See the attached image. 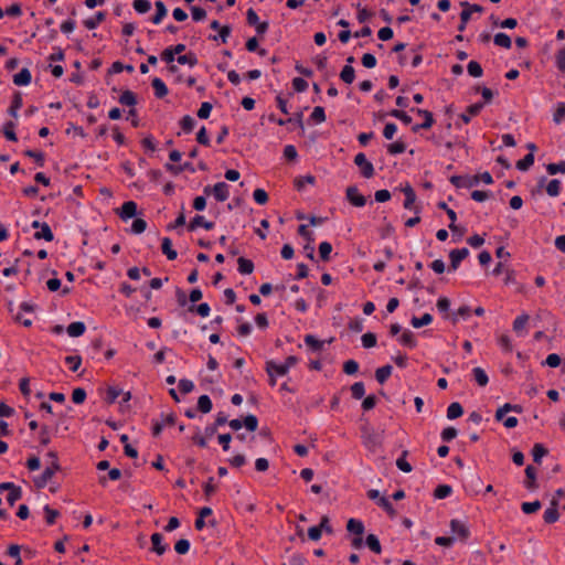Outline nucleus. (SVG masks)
<instances>
[{
  "instance_id": "obj_58",
  "label": "nucleus",
  "mask_w": 565,
  "mask_h": 565,
  "mask_svg": "<svg viewBox=\"0 0 565 565\" xmlns=\"http://www.w3.org/2000/svg\"><path fill=\"white\" fill-rule=\"evenodd\" d=\"M546 171L548 174L554 175L557 173L565 174V161H559L556 163H548L546 166Z\"/></svg>"
},
{
  "instance_id": "obj_15",
  "label": "nucleus",
  "mask_w": 565,
  "mask_h": 565,
  "mask_svg": "<svg viewBox=\"0 0 565 565\" xmlns=\"http://www.w3.org/2000/svg\"><path fill=\"white\" fill-rule=\"evenodd\" d=\"M198 227H203L206 231H211L214 227V223L206 221L203 215H195L188 225V230L193 232Z\"/></svg>"
},
{
  "instance_id": "obj_28",
  "label": "nucleus",
  "mask_w": 565,
  "mask_h": 565,
  "mask_svg": "<svg viewBox=\"0 0 565 565\" xmlns=\"http://www.w3.org/2000/svg\"><path fill=\"white\" fill-rule=\"evenodd\" d=\"M348 532L356 535H362L364 533V524L356 519H350L347 523Z\"/></svg>"
},
{
  "instance_id": "obj_20",
  "label": "nucleus",
  "mask_w": 565,
  "mask_h": 565,
  "mask_svg": "<svg viewBox=\"0 0 565 565\" xmlns=\"http://www.w3.org/2000/svg\"><path fill=\"white\" fill-rule=\"evenodd\" d=\"M33 237L35 239H44L46 242H52L54 239L53 232H52L50 225L47 223H45V222L42 223V225L39 228V231H36L33 234Z\"/></svg>"
},
{
  "instance_id": "obj_22",
  "label": "nucleus",
  "mask_w": 565,
  "mask_h": 565,
  "mask_svg": "<svg viewBox=\"0 0 565 565\" xmlns=\"http://www.w3.org/2000/svg\"><path fill=\"white\" fill-rule=\"evenodd\" d=\"M86 326L82 321H74L67 326L66 332L72 338H77L84 334Z\"/></svg>"
},
{
  "instance_id": "obj_35",
  "label": "nucleus",
  "mask_w": 565,
  "mask_h": 565,
  "mask_svg": "<svg viewBox=\"0 0 565 565\" xmlns=\"http://www.w3.org/2000/svg\"><path fill=\"white\" fill-rule=\"evenodd\" d=\"M22 96L20 93H17L14 94L13 98H12V102H11V105L8 109V113L10 116L17 118L18 117V111L19 109L22 107Z\"/></svg>"
},
{
  "instance_id": "obj_3",
  "label": "nucleus",
  "mask_w": 565,
  "mask_h": 565,
  "mask_svg": "<svg viewBox=\"0 0 565 565\" xmlns=\"http://www.w3.org/2000/svg\"><path fill=\"white\" fill-rule=\"evenodd\" d=\"M354 163L360 168L362 177L370 179L374 175V166L366 159V156L363 152H360L354 157Z\"/></svg>"
},
{
  "instance_id": "obj_25",
  "label": "nucleus",
  "mask_w": 565,
  "mask_h": 565,
  "mask_svg": "<svg viewBox=\"0 0 565 565\" xmlns=\"http://www.w3.org/2000/svg\"><path fill=\"white\" fill-rule=\"evenodd\" d=\"M525 476H526V480L524 482V486L526 489L529 490H533L536 488V469L529 465L526 468H525Z\"/></svg>"
},
{
  "instance_id": "obj_48",
  "label": "nucleus",
  "mask_w": 565,
  "mask_h": 565,
  "mask_svg": "<svg viewBox=\"0 0 565 565\" xmlns=\"http://www.w3.org/2000/svg\"><path fill=\"white\" fill-rule=\"evenodd\" d=\"M534 163V154L532 152L527 153L523 159L516 162V168L520 171L529 170Z\"/></svg>"
},
{
  "instance_id": "obj_33",
  "label": "nucleus",
  "mask_w": 565,
  "mask_h": 565,
  "mask_svg": "<svg viewBox=\"0 0 565 565\" xmlns=\"http://www.w3.org/2000/svg\"><path fill=\"white\" fill-rule=\"evenodd\" d=\"M545 190L550 196L555 198L561 193L562 182L558 179H552L551 181H548Z\"/></svg>"
},
{
  "instance_id": "obj_36",
  "label": "nucleus",
  "mask_w": 565,
  "mask_h": 565,
  "mask_svg": "<svg viewBox=\"0 0 565 565\" xmlns=\"http://www.w3.org/2000/svg\"><path fill=\"white\" fill-rule=\"evenodd\" d=\"M472 374H473L475 381L478 383V385L486 386L489 383V377L482 367H479V366L473 367Z\"/></svg>"
},
{
  "instance_id": "obj_17",
  "label": "nucleus",
  "mask_w": 565,
  "mask_h": 565,
  "mask_svg": "<svg viewBox=\"0 0 565 565\" xmlns=\"http://www.w3.org/2000/svg\"><path fill=\"white\" fill-rule=\"evenodd\" d=\"M266 372L269 377L273 376H284L288 373L286 370V366H284L281 363H277L273 360L266 362Z\"/></svg>"
},
{
  "instance_id": "obj_34",
  "label": "nucleus",
  "mask_w": 565,
  "mask_h": 565,
  "mask_svg": "<svg viewBox=\"0 0 565 565\" xmlns=\"http://www.w3.org/2000/svg\"><path fill=\"white\" fill-rule=\"evenodd\" d=\"M433 321V316L430 313H424L422 317H413L411 320V324L418 329L425 326L430 324Z\"/></svg>"
},
{
  "instance_id": "obj_21",
  "label": "nucleus",
  "mask_w": 565,
  "mask_h": 565,
  "mask_svg": "<svg viewBox=\"0 0 565 565\" xmlns=\"http://www.w3.org/2000/svg\"><path fill=\"white\" fill-rule=\"evenodd\" d=\"M151 543L152 551L156 552L158 555H162L168 548V545L163 544V536L161 533H153L151 535Z\"/></svg>"
},
{
  "instance_id": "obj_1",
  "label": "nucleus",
  "mask_w": 565,
  "mask_h": 565,
  "mask_svg": "<svg viewBox=\"0 0 565 565\" xmlns=\"http://www.w3.org/2000/svg\"><path fill=\"white\" fill-rule=\"evenodd\" d=\"M47 457H53V461L49 463L40 477L34 479V483L38 488H44L52 477L61 469L55 451H50Z\"/></svg>"
},
{
  "instance_id": "obj_13",
  "label": "nucleus",
  "mask_w": 565,
  "mask_h": 565,
  "mask_svg": "<svg viewBox=\"0 0 565 565\" xmlns=\"http://www.w3.org/2000/svg\"><path fill=\"white\" fill-rule=\"evenodd\" d=\"M213 196L218 202H224L230 196V185L226 182H217L213 185Z\"/></svg>"
},
{
  "instance_id": "obj_29",
  "label": "nucleus",
  "mask_w": 565,
  "mask_h": 565,
  "mask_svg": "<svg viewBox=\"0 0 565 565\" xmlns=\"http://www.w3.org/2000/svg\"><path fill=\"white\" fill-rule=\"evenodd\" d=\"M559 518V513L556 509V503L553 501L552 507L546 509L543 514V519L545 523L552 524L555 523Z\"/></svg>"
},
{
  "instance_id": "obj_54",
  "label": "nucleus",
  "mask_w": 565,
  "mask_h": 565,
  "mask_svg": "<svg viewBox=\"0 0 565 565\" xmlns=\"http://www.w3.org/2000/svg\"><path fill=\"white\" fill-rule=\"evenodd\" d=\"M22 498V489L21 487L17 486L13 488L10 492H8L6 499L7 502L12 507L15 504L18 500Z\"/></svg>"
},
{
  "instance_id": "obj_14",
  "label": "nucleus",
  "mask_w": 565,
  "mask_h": 565,
  "mask_svg": "<svg viewBox=\"0 0 565 565\" xmlns=\"http://www.w3.org/2000/svg\"><path fill=\"white\" fill-rule=\"evenodd\" d=\"M529 320H530V316L526 315V313H522V315L518 316L514 319V321H513V331L519 337H524L527 333L525 327H526Z\"/></svg>"
},
{
  "instance_id": "obj_6",
  "label": "nucleus",
  "mask_w": 565,
  "mask_h": 565,
  "mask_svg": "<svg viewBox=\"0 0 565 565\" xmlns=\"http://www.w3.org/2000/svg\"><path fill=\"white\" fill-rule=\"evenodd\" d=\"M367 497L371 500H375L377 505H380L382 509H384L388 514H391V515L395 514V510H394L392 503L390 502V500L385 497H382L380 494L379 490H376V489L369 490Z\"/></svg>"
},
{
  "instance_id": "obj_51",
  "label": "nucleus",
  "mask_w": 565,
  "mask_h": 565,
  "mask_svg": "<svg viewBox=\"0 0 565 565\" xmlns=\"http://www.w3.org/2000/svg\"><path fill=\"white\" fill-rule=\"evenodd\" d=\"M452 493V488L449 484H439L434 492L435 498L446 499Z\"/></svg>"
},
{
  "instance_id": "obj_18",
  "label": "nucleus",
  "mask_w": 565,
  "mask_h": 565,
  "mask_svg": "<svg viewBox=\"0 0 565 565\" xmlns=\"http://www.w3.org/2000/svg\"><path fill=\"white\" fill-rule=\"evenodd\" d=\"M484 104L479 102V103H475L472 105H470L466 113L461 114L460 115V118L461 120L465 122V124H469L471 118L479 115L480 111L482 110Z\"/></svg>"
},
{
  "instance_id": "obj_37",
  "label": "nucleus",
  "mask_w": 565,
  "mask_h": 565,
  "mask_svg": "<svg viewBox=\"0 0 565 565\" xmlns=\"http://www.w3.org/2000/svg\"><path fill=\"white\" fill-rule=\"evenodd\" d=\"M399 342L407 347V348H415L417 345V341L415 340V337H414V333L409 330H404L401 338H399Z\"/></svg>"
},
{
  "instance_id": "obj_56",
  "label": "nucleus",
  "mask_w": 565,
  "mask_h": 565,
  "mask_svg": "<svg viewBox=\"0 0 565 565\" xmlns=\"http://www.w3.org/2000/svg\"><path fill=\"white\" fill-rule=\"evenodd\" d=\"M64 361L72 372H76L82 364V358L79 355H67Z\"/></svg>"
},
{
  "instance_id": "obj_45",
  "label": "nucleus",
  "mask_w": 565,
  "mask_h": 565,
  "mask_svg": "<svg viewBox=\"0 0 565 565\" xmlns=\"http://www.w3.org/2000/svg\"><path fill=\"white\" fill-rule=\"evenodd\" d=\"M365 544L372 552L376 554H380L382 551L380 540L374 534H369L366 536Z\"/></svg>"
},
{
  "instance_id": "obj_23",
  "label": "nucleus",
  "mask_w": 565,
  "mask_h": 565,
  "mask_svg": "<svg viewBox=\"0 0 565 565\" xmlns=\"http://www.w3.org/2000/svg\"><path fill=\"white\" fill-rule=\"evenodd\" d=\"M106 19V13L104 11H98L93 18L85 19L83 21L85 28L88 30H94Z\"/></svg>"
},
{
  "instance_id": "obj_60",
  "label": "nucleus",
  "mask_w": 565,
  "mask_h": 565,
  "mask_svg": "<svg viewBox=\"0 0 565 565\" xmlns=\"http://www.w3.org/2000/svg\"><path fill=\"white\" fill-rule=\"evenodd\" d=\"M305 343L313 351H320L323 348V342L311 334L306 335Z\"/></svg>"
},
{
  "instance_id": "obj_2",
  "label": "nucleus",
  "mask_w": 565,
  "mask_h": 565,
  "mask_svg": "<svg viewBox=\"0 0 565 565\" xmlns=\"http://www.w3.org/2000/svg\"><path fill=\"white\" fill-rule=\"evenodd\" d=\"M460 6L463 10L460 13V23L458 25V31L463 32L466 30L467 23L471 20V14L473 12L481 13L483 8L480 4H470L468 1L460 2Z\"/></svg>"
},
{
  "instance_id": "obj_57",
  "label": "nucleus",
  "mask_w": 565,
  "mask_h": 565,
  "mask_svg": "<svg viewBox=\"0 0 565 565\" xmlns=\"http://www.w3.org/2000/svg\"><path fill=\"white\" fill-rule=\"evenodd\" d=\"M541 509V502L539 500L532 501V502H523L521 505L522 512L525 514H532L535 513Z\"/></svg>"
},
{
  "instance_id": "obj_32",
  "label": "nucleus",
  "mask_w": 565,
  "mask_h": 565,
  "mask_svg": "<svg viewBox=\"0 0 565 565\" xmlns=\"http://www.w3.org/2000/svg\"><path fill=\"white\" fill-rule=\"evenodd\" d=\"M565 120V103L558 102L555 105V110L553 113V121L556 125H561Z\"/></svg>"
},
{
  "instance_id": "obj_47",
  "label": "nucleus",
  "mask_w": 565,
  "mask_h": 565,
  "mask_svg": "<svg viewBox=\"0 0 565 565\" xmlns=\"http://www.w3.org/2000/svg\"><path fill=\"white\" fill-rule=\"evenodd\" d=\"M493 42L495 45L504 49H510L512 45L510 36L505 33H497L493 38Z\"/></svg>"
},
{
  "instance_id": "obj_61",
  "label": "nucleus",
  "mask_w": 565,
  "mask_h": 565,
  "mask_svg": "<svg viewBox=\"0 0 565 565\" xmlns=\"http://www.w3.org/2000/svg\"><path fill=\"white\" fill-rule=\"evenodd\" d=\"M243 426L249 431H255L258 427V419L255 415L249 414L243 420Z\"/></svg>"
},
{
  "instance_id": "obj_5",
  "label": "nucleus",
  "mask_w": 565,
  "mask_h": 565,
  "mask_svg": "<svg viewBox=\"0 0 565 565\" xmlns=\"http://www.w3.org/2000/svg\"><path fill=\"white\" fill-rule=\"evenodd\" d=\"M362 438L364 446L371 450H375L382 444L381 436L370 428L363 429Z\"/></svg>"
},
{
  "instance_id": "obj_7",
  "label": "nucleus",
  "mask_w": 565,
  "mask_h": 565,
  "mask_svg": "<svg viewBox=\"0 0 565 565\" xmlns=\"http://www.w3.org/2000/svg\"><path fill=\"white\" fill-rule=\"evenodd\" d=\"M450 182L456 188L470 189L479 184V179L475 175H454L450 178Z\"/></svg>"
},
{
  "instance_id": "obj_9",
  "label": "nucleus",
  "mask_w": 565,
  "mask_h": 565,
  "mask_svg": "<svg viewBox=\"0 0 565 565\" xmlns=\"http://www.w3.org/2000/svg\"><path fill=\"white\" fill-rule=\"evenodd\" d=\"M469 256V249L466 247L452 249L449 253L450 267L449 270H457L460 263Z\"/></svg>"
},
{
  "instance_id": "obj_44",
  "label": "nucleus",
  "mask_w": 565,
  "mask_h": 565,
  "mask_svg": "<svg viewBox=\"0 0 565 565\" xmlns=\"http://www.w3.org/2000/svg\"><path fill=\"white\" fill-rule=\"evenodd\" d=\"M547 455V449L542 444H535L532 449L533 460L536 463L542 462V458Z\"/></svg>"
},
{
  "instance_id": "obj_41",
  "label": "nucleus",
  "mask_w": 565,
  "mask_h": 565,
  "mask_svg": "<svg viewBox=\"0 0 565 565\" xmlns=\"http://www.w3.org/2000/svg\"><path fill=\"white\" fill-rule=\"evenodd\" d=\"M340 78L345 84H352L355 78V71L351 65H345L340 72Z\"/></svg>"
},
{
  "instance_id": "obj_38",
  "label": "nucleus",
  "mask_w": 565,
  "mask_h": 565,
  "mask_svg": "<svg viewBox=\"0 0 565 565\" xmlns=\"http://www.w3.org/2000/svg\"><path fill=\"white\" fill-rule=\"evenodd\" d=\"M237 264H238V271L242 275H249L254 270L253 262L247 259V258L239 257L238 260H237Z\"/></svg>"
},
{
  "instance_id": "obj_11",
  "label": "nucleus",
  "mask_w": 565,
  "mask_h": 565,
  "mask_svg": "<svg viewBox=\"0 0 565 565\" xmlns=\"http://www.w3.org/2000/svg\"><path fill=\"white\" fill-rule=\"evenodd\" d=\"M412 111H415L417 115L426 117V121H423L422 124H417L413 126L412 130L414 132L419 131L420 129H429L434 125V117L433 114L426 109L420 108H412Z\"/></svg>"
},
{
  "instance_id": "obj_27",
  "label": "nucleus",
  "mask_w": 565,
  "mask_h": 565,
  "mask_svg": "<svg viewBox=\"0 0 565 565\" xmlns=\"http://www.w3.org/2000/svg\"><path fill=\"white\" fill-rule=\"evenodd\" d=\"M161 249L169 260H174L178 257V253L172 248V242L169 237L162 238Z\"/></svg>"
},
{
  "instance_id": "obj_63",
  "label": "nucleus",
  "mask_w": 565,
  "mask_h": 565,
  "mask_svg": "<svg viewBox=\"0 0 565 565\" xmlns=\"http://www.w3.org/2000/svg\"><path fill=\"white\" fill-rule=\"evenodd\" d=\"M43 511L45 513V520L49 525L54 524L56 518L60 515V512L57 510L52 509L50 505H45L43 508Z\"/></svg>"
},
{
  "instance_id": "obj_52",
  "label": "nucleus",
  "mask_w": 565,
  "mask_h": 565,
  "mask_svg": "<svg viewBox=\"0 0 565 565\" xmlns=\"http://www.w3.org/2000/svg\"><path fill=\"white\" fill-rule=\"evenodd\" d=\"M498 344L501 348V350L505 353H510L513 350L512 340L507 334H502L499 337Z\"/></svg>"
},
{
  "instance_id": "obj_55",
  "label": "nucleus",
  "mask_w": 565,
  "mask_h": 565,
  "mask_svg": "<svg viewBox=\"0 0 565 565\" xmlns=\"http://www.w3.org/2000/svg\"><path fill=\"white\" fill-rule=\"evenodd\" d=\"M332 245L329 242H321L319 244V255L323 262H328L330 259Z\"/></svg>"
},
{
  "instance_id": "obj_59",
  "label": "nucleus",
  "mask_w": 565,
  "mask_h": 565,
  "mask_svg": "<svg viewBox=\"0 0 565 565\" xmlns=\"http://www.w3.org/2000/svg\"><path fill=\"white\" fill-rule=\"evenodd\" d=\"M122 391L116 386H109L106 391V402L108 404H113L115 403V401L117 399V397H119L121 395Z\"/></svg>"
},
{
  "instance_id": "obj_26",
  "label": "nucleus",
  "mask_w": 565,
  "mask_h": 565,
  "mask_svg": "<svg viewBox=\"0 0 565 565\" xmlns=\"http://www.w3.org/2000/svg\"><path fill=\"white\" fill-rule=\"evenodd\" d=\"M151 85L157 98H163L168 94V87L161 78L154 77Z\"/></svg>"
},
{
  "instance_id": "obj_12",
  "label": "nucleus",
  "mask_w": 565,
  "mask_h": 565,
  "mask_svg": "<svg viewBox=\"0 0 565 565\" xmlns=\"http://www.w3.org/2000/svg\"><path fill=\"white\" fill-rule=\"evenodd\" d=\"M174 423H175V417L173 414H169L166 416L162 415V419L160 422L159 420L153 422L152 435L154 437H158L164 427L172 426V425H174Z\"/></svg>"
},
{
  "instance_id": "obj_43",
  "label": "nucleus",
  "mask_w": 565,
  "mask_h": 565,
  "mask_svg": "<svg viewBox=\"0 0 565 565\" xmlns=\"http://www.w3.org/2000/svg\"><path fill=\"white\" fill-rule=\"evenodd\" d=\"M15 122L14 121H7L3 127H2V134L4 135V137L10 140V141H17L18 138H17V135L14 132V128H15Z\"/></svg>"
},
{
  "instance_id": "obj_16",
  "label": "nucleus",
  "mask_w": 565,
  "mask_h": 565,
  "mask_svg": "<svg viewBox=\"0 0 565 565\" xmlns=\"http://www.w3.org/2000/svg\"><path fill=\"white\" fill-rule=\"evenodd\" d=\"M137 214V203L134 201H127L125 202L119 212V216L122 221H128L129 218H132Z\"/></svg>"
},
{
  "instance_id": "obj_10",
  "label": "nucleus",
  "mask_w": 565,
  "mask_h": 565,
  "mask_svg": "<svg viewBox=\"0 0 565 565\" xmlns=\"http://www.w3.org/2000/svg\"><path fill=\"white\" fill-rule=\"evenodd\" d=\"M403 192H404V195H405L404 207L406 210L414 211L416 214H419L420 209H419L418 205H415L416 193H415L414 189L409 184H407L403 189Z\"/></svg>"
},
{
  "instance_id": "obj_4",
  "label": "nucleus",
  "mask_w": 565,
  "mask_h": 565,
  "mask_svg": "<svg viewBox=\"0 0 565 565\" xmlns=\"http://www.w3.org/2000/svg\"><path fill=\"white\" fill-rule=\"evenodd\" d=\"M450 531L452 533V536L462 541L467 540L470 535V531L466 523L458 519H452L450 521Z\"/></svg>"
},
{
  "instance_id": "obj_50",
  "label": "nucleus",
  "mask_w": 565,
  "mask_h": 565,
  "mask_svg": "<svg viewBox=\"0 0 565 565\" xmlns=\"http://www.w3.org/2000/svg\"><path fill=\"white\" fill-rule=\"evenodd\" d=\"M407 454L408 452L406 450H404L402 456L399 458H397V460H396L397 468L406 473H408L413 470L412 465L406 460Z\"/></svg>"
},
{
  "instance_id": "obj_30",
  "label": "nucleus",
  "mask_w": 565,
  "mask_h": 565,
  "mask_svg": "<svg viewBox=\"0 0 565 565\" xmlns=\"http://www.w3.org/2000/svg\"><path fill=\"white\" fill-rule=\"evenodd\" d=\"M393 367L391 365H384L375 371V379L380 384H384L391 376Z\"/></svg>"
},
{
  "instance_id": "obj_42",
  "label": "nucleus",
  "mask_w": 565,
  "mask_h": 565,
  "mask_svg": "<svg viewBox=\"0 0 565 565\" xmlns=\"http://www.w3.org/2000/svg\"><path fill=\"white\" fill-rule=\"evenodd\" d=\"M195 124V119L190 115L183 116L182 119L180 120L181 129L185 134H190L194 129Z\"/></svg>"
},
{
  "instance_id": "obj_39",
  "label": "nucleus",
  "mask_w": 565,
  "mask_h": 565,
  "mask_svg": "<svg viewBox=\"0 0 565 565\" xmlns=\"http://www.w3.org/2000/svg\"><path fill=\"white\" fill-rule=\"evenodd\" d=\"M119 103L124 106L132 107L137 104V97L131 90H125L120 97Z\"/></svg>"
},
{
  "instance_id": "obj_40",
  "label": "nucleus",
  "mask_w": 565,
  "mask_h": 565,
  "mask_svg": "<svg viewBox=\"0 0 565 565\" xmlns=\"http://www.w3.org/2000/svg\"><path fill=\"white\" fill-rule=\"evenodd\" d=\"M177 62L181 65H189L190 67H193L198 64V57L194 53L189 52L183 55H179L177 57Z\"/></svg>"
},
{
  "instance_id": "obj_8",
  "label": "nucleus",
  "mask_w": 565,
  "mask_h": 565,
  "mask_svg": "<svg viewBox=\"0 0 565 565\" xmlns=\"http://www.w3.org/2000/svg\"><path fill=\"white\" fill-rule=\"evenodd\" d=\"M347 200L354 206L362 207L366 203V199L359 192L355 185L348 186L345 190Z\"/></svg>"
},
{
  "instance_id": "obj_24",
  "label": "nucleus",
  "mask_w": 565,
  "mask_h": 565,
  "mask_svg": "<svg viewBox=\"0 0 565 565\" xmlns=\"http://www.w3.org/2000/svg\"><path fill=\"white\" fill-rule=\"evenodd\" d=\"M156 14L151 18L153 24H160L168 13L166 4L162 1H156Z\"/></svg>"
},
{
  "instance_id": "obj_49",
  "label": "nucleus",
  "mask_w": 565,
  "mask_h": 565,
  "mask_svg": "<svg viewBox=\"0 0 565 565\" xmlns=\"http://www.w3.org/2000/svg\"><path fill=\"white\" fill-rule=\"evenodd\" d=\"M132 8L139 14H145L151 9V2L149 0H135Z\"/></svg>"
},
{
  "instance_id": "obj_19",
  "label": "nucleus",
  "mask_w": 565,
  "mask_h": 565,
  "mask_svg": "<svg viewBox=\"0 0 565 565\" xmlns=\"http://www.w3.org/2000/svg\"><path fill=\"white\" fill-rule=\"evenodd\" d=\"M32 75L29 68L24 67L19 73L13 75V83L17 86H26L31 83Z\"/></svg>"
},
{
  "instance_id": "obj_53",
  "label": "nucleus",
  "mask_w": 565,
  "mask_h": 565,
  "mask_svg": "<svg viewBox=\"0 0 565 565\" xmlns=\"http://www.w3.org/2000/svg\"><path fill=\"white\" fill-rule=\"evenodd\" d=\"M467 71L472 77H481L483 74V70L477 61H470L467 65Z\"/></svg>"
},
{
  "instance_id": "obj_46",
  "label": "nucleus",
  "mask_w": 565,
  "mask_h": 565,
  "mask_svg": "<svg viewBox=\"0 0 565 565\" xmlns=\"http://www.w3.org/2000/svg\"><path fill=\"white\" fill-rule=\"evenodd\" d=\"M212 401L207 395H201L198 399V409L203 414L211 412Z\"/></svg>"
},
{
  "instance_id": "obj_31",
  "label": "nucleus",
  "mask_w": 565,
  "mask_h": 565,
  "mask_svg": "<svg viewBox=\"0 0 565 565\" xmlns=\"http://www.w3.org/2000/svg\"><path fill=\"white\" fill-rule=\"evenodd\" d=\"M463 414V408L458 402L451 403L447 408V418L454 420Z\"/></svg>"
},
{
  "instance_id": "obj_62",
  "label": "nucleus",
  "mask_w": 565,
  "mask_h": 565,
  "mask_svg": "<svg viewBox=\"0 0 565 565\" xmlns=\"http://www.w3.org/2000/svg\"><path fill=\"white\" fill-rule=\"evenodd\" d=\"M405 150H406V145L404 141H401V140L395 141V142L388 145V147H387V151L390 154H401V153L405 152Z\"/></svg>"
},
{
  "instance_id": "obj_64",
  "label": "nucleus",
  "mask_w": 565,
  "mask_h": 565,
  "mask_svg": "<svg viewBox=\"0 0 565 565\" xmlns=\"http://www.w3.org/2000/svg\"><path fill=\"white\" fill-rule=\"evenodd\" d=\"M351 393H352V397L353 398L361 399L364 396V394H365L364 384L362 382H355L351 386Z\"/></svg>"
}]
</instances>
